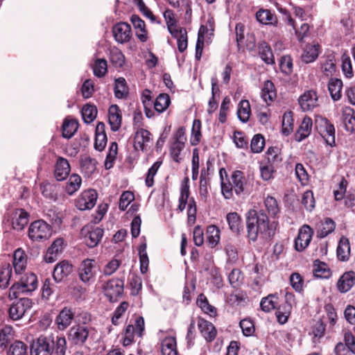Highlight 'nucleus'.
<instances>
[{"mask_svg": "<svg viewBox=\"0 0 355 355\" xmlns=\"http://www.w3.org/2000/svg\"><path fill=\"white\" fill-rule=\"evenodd\" d=\"M246 229L250 242L257 241L259 236L263 239H268L275 234V228L270 223L269 216L263 209H250L247 212Z\"/></svg>", "mask_w": 355, "mask_h": 355, "instance_id": "f257e3e1", "label": "nucleus"}, {"mask_svg": "<svg viewBox=\"0 0 355 355\" xmlns=\"http://www.w3.org/2000/svg\"><path fill=\"white\" fill-rule=\"evenodd\" d=\"M67 340L63 335L40 336L31 345V355H65Z\"/></svg>", "mask_w": 355, "mask_h": 355, "instance_id": "f03ea898", "label": "nucleus"}, {"mask_svg": "<svg viewBox=\"0 0 355 355\" xmlns=\"http://www.w3.org/2000/svg\"><path fill=\"white\" fill-rule=\"evenodd\" d=\"M37 287V277L34 273H26L9 290L8 297L17 299L20 293H31Z\"/></svg>", "mask_w": 355, "mask_h": 355, "instance_id": "7ed1b4c3", "label": "nucleus"}, {"mask_svg": "<svg viewBox=\"0 0 355 355\" xmlns=\"http://www.w3.org/2000/svg\"><path fill=\"white\" fill-rule=\"evenodd\" d=\"M94 328L89 325L75 324L67 332L69 343L77 347H83L92 338Z\"/></svg>", "mask_w": 355, "mask_h": 355, "instance_id": "20e7f679", "label": "nucleus"}, {"mask_svg": "<svg viewBox=\"0 0 355 355\" xmlns=\"http://www.w3.org/2000/svg\"><path fill=\"white\" fill-rule=\"evenodd\" d=\"M99 266L94 259H85L79 264L77 273L79 279L84 284H91L94 282Z\"/></svg>", "mask_w": 355, "mask_h": 355, "instance_id": "39448f33", "label": "nucleus"}, {"mask_svg": "<svg viewBox=\"0 0 355 355\" xmlns=\"http://www.w3.org/2000/svg\"><path fill=\"white\" fill-rule=\"evenodd\" d=\"M51 226L43 220H35L31 223L28 227V237L33 241L46 240L51 236Z\"/></svg>", "mask_w": 355, "mask_h": 355, "instance_id": "423d86ee", "label": "nucleus"}, {"mask_svg": "<svg viewBox=\"0 0 355 355\" xmlns=\"http://www.w3.org/2000/svg\"><path fill=\"white\" fill-rule=\"evenodd\" d=\"M33 306V302L27 297H21L14 302L10 306L8 313L12 320H18Z\"/></svg>", "mask_w": 355, "mask_h": 355, "instance_id": "0eeeda50", "label": "nucleus"}, {"mask_svg": "<svg viewBox=\"0 0 355 355\" xmlns=\"http://www.w3.org/2000/svg\"><path fill=\"white\" fill-rule=\"evenodd\" d=\"M230 187H231V196L233 197V191L237 196L246 193L248 192V182L243 172L241 171H234L230 179Z\"/></svg>", "mask_w": 355, "mask_h": 355, "instance_id": "6e6552de", "label": "nucleus"}, {"mask_svg": "<svg viewBox=\"0 0 355 355\" xmlns=\"http://www.w3.org/2000/svg\"><path fill=\"white\" fill-rule=\"evenodd\" d=\"M316 128L320 136L325 140L327 145L335 146V128L326 118H321L318 121Z\"/></svg>", "mask_w": 355, "mask_h": 355, "instance_id": "1a4fd4ad", "label": "nucleus"}, {"mask_svg": "<svg viewBox=\"0 0 355 355\" xmlns=\"http://www.w3.org/2000/svg\"><path fill=\"white\" fill-rule=\"evenodd\" d=\"M123 281L120 279H112L103 286L105 296L110 302L117 300L123 293Z\"/></svg>", "mask_w": 355, "mask_h": 355, "instance_id": "9d476101", "label": "nucleus"}, {"mask_svg": "<svg viewBox=\"0 0 355 355\" xmlns=\"http://www.w3.org/2000/svg\"><path fill=\"white\" fill-rule=\"evenodd\" d=\"M313 234V229L308 225H302L299 230L298 235L294 241V247L297 252H302L306 249Z\"/></svg>", "mask_w": 355, "mask_h": 355, "instance_id": "9b49d317", "label": "nucleus"}, {"mask_svg": "<svg viewBox=\"0 0 355 355\" xmlns=\"http://www.w3.org/2000/svg\"><path fill=\"white\" fill-rule=\"evenodd\" d=\"M98 194L94 189H88L83 191L76 200V207L81 210L92 209L97 200Z\"/></svg>", "mask_w": 355, "mask_h": 355, "instance_id": "f8f14e48", "label": "nucleus"}, {"mask_svg": "<svg viewBox=\"0 0 355 355\" xmlns=\"http://www.w3.org/2000/svg\"><path fill=\"white\" fill-rule=\"evenodd\" d=\"M198 327L207 343H211L215 340L218 332L216 328L211 322L198 317Z\"/></svg>", "mask_w": 355, "mask_h": 355, "instance_id": "ddd939ff", "label": "nucleus"}, {"mask_svg": "<svg viewBox=\"0 0 355 355\" xmlns=\"http://www.w3.org/2000/svg\"><path fill=\"white\" fill-rule=\"evenodd\" d=\"M74 316L75 313L73 311L72 309L64 306L55 318V324L57 328L60 331L67 329L71 324Z\"/></svg>", "mask_w": 355, "mask_h": 355, "instance_id": "4468645a", "label": "nucleus"}, {"mask_svg": "<svg viewBox=\"0 0 355 355\" xmlns=\"http://www.w3.org/2000/svg\"><path fill=\"white\" fill-rule=\"evenodd\" d=\"M29 214L24 209H15L11 214V224L13 230L21 231L28 223Z\"/></svg>", "mask_w": 355, "mask_h": 355, "instance_id": "2eb2a0df", "label": "nucleus"}, {"mask_svg": "<svg viewBox=\"0 0 355 355\" xmlns=\"http://www.w3.org/2000/svg\"><path fill=\"white\" fill-rule=\"evenodd\" d=\"M112 33L116 42L123 44L128 42L131 38L130 25L125 22H119L112 28Z\"/></svg>", "mask_w": 355, "mask_h": 355, "instance_id": "dca6fc26", "label": "nucleus"}, {"mask_svg": "<svg viewBox=\"0 0 355 355\" xmlns=\"http://www.w3.org/2000/svg\"><path fill=\"white\" fill-rule=\"evenodd\" d=\"M73 266L67 260H62L58 263L53 271V278L55 282H60L73 272Z\"/></svg>", "mask_w": 355, "mask_h": 355, "instance_id": "f3484780", "label": "nucleus"}, {"mask_svg": "<svg viewBox=\"0 0 355 355\" xmlns=\"http://www.w3.org/2000/svg\"><path fill=\"white\" fill-rule=\"evenodd\" d=\"M299 104L304 111L312 110L318 106V96L315 91L309 90L300 96Z\"/></svg>", "mask_w": 355, "mask_h": 355, "instance_id": "a211bd4d", "label": "nucleus"}, {"mask_svg": "<svg viewBox=\"0 0 355 355\" xmlns=\"http://www.w3.org/2000/svg\"><path fill=\"white\" fill-rule=\"evenodd\" d=\"M40 189L42 196L53 201H56L58 197L60 184L55 182L44 181L40 183Z\"/></svg>", "mask_w": 355, "mask_h": 355, "instance_id": "6ab92c4d", "label": "nucleus"}, {"mask_svg": "<svg viewBox=\"0 0 355 355\" xmlns=\"http://www.w3.org/2000/svg\"><path fill=\"white\" fill-rule=\"evenodd\" d=\"M108 121L113 132L119 130L121 126L122 114L117 105H112L108 109Z\"/></svg>", "mask_w": 355, "mask_h": 355, "instance_id": "aec40b11", "label": "nucleus"}, {"mask_svg": "<svg viewBox=\"0 0 355 355\" xmlns=\"http://www.w3.org/2000/svg\"><path fill=\"white\" fill-rule=\"evenodd\" d=\"M355 284V272L350 270L344 272L337 282V287L340 293H347Z\"/></svg>", "mask_w": 355, "mask_h": 355, "instance_id": "412c9836", "label": "nucleus"}, {"mask_svg": "<svg viewBox=\"0 0 355 355\" xmlns=\"http://www.w3.org/2000/svg\"><path fill=\"white\" fill-rule=\"evenodd\" d=\"M107 138L105 133V125L103 122H98L95 130L94 148L102 151L106 146Z\"/></svg>", "mask_w": 355, "mask_h": 355, "instance_id": "4be33fe9", "label": "nucleus"}, {"mask_svg": "<svg viewBox=\"0 0 355 355\" xmlns=\"http://www.w3.org/2000/svg\"><path fill=\"white\" fill-rule=\"evenodd\" d=\"M70 172V165L68 160L60 157L55 165L54 175L58 181L65 180Z\"/></svg>", "mask_w": 355, "mask_h": 355, "instance_id": "5701e85b", "label": "nucleus"}, {"mask_svg": "<svg viewBox=\"0 0 355 355\" xmlns=\"http://www.w3.org/2000/svg\"><path fill=\"white\" fill-rule=\"evenodd\" d=\"M130 21L136 31L137 37L141 42L148 40V33L146 28L145 21L137 15H132Z\"/></svg>", "mask_w": 355, "mask_h": 355, "instance_id": "b1692460", "label": "nucleus"}, {"mask_svg": "<svg viewBox=\"0 0 355 355\" xmlns=\"http://www.w3.org/2000/svg\"><path fill=\"white\" fill-rule=\"evenodd\" d=\"M312 125V119L309 116H305L295 133V140L300 142L308 137L311 134Z\"/></svg>", "mask_w": 355, "mask_h": 355, "instance_id": "393cba45", "label": "nucleus"}, {"mask_svg": "<svg viewBox=\"0 0 355 355\" xmlns=\"http://www.w3.org/2000/svg\"><path fill=\"white\" fill-rule=\"evenodd\" d=\"M114 94L118 99H126L128 97L129 87L123 77H119L114 80Z\"/></svg>", "mask_w": 355, "mask_h": 355, "instance_id": "a878e982", "label": "nucleus"}, {"mask_svg": "<svg viewBox=\"0 0 355 355\" xmlns=\"http://www.w3.org/2000/svg\"><path fill=\"white\" fill-rule=\"evenodd\" d=\"M319 49L320 45L318 44H306L301 55L302 61L306 64L315 61L318 57Z\"/></svg>", "mask_w": 355, "mask_h": 355, "instance_id": "bb28decb", "label": "nucleus"}, {"mask_svg": "<svg viewBox=\"0 0 355 355\" xmlns=\"http://www.w3.org/2000/svg\"><path fill=\"white\" fill-rule=\"evenodd\" d=\"M342 119L347 131H355L354 110L349 106H345L342 109Z\"/></svg>", "mask_w": 355, "mask_h": 355, "instance_id": "cd10ccee", "label": "nucleus"}, {"mask_svg": "<svg viewBox=\"0 0 355 355\" xmlns=\"http://www.w3.org/2000/svg\"><path fill=\"white\" fill-rule=\"evenodd\" d=\"M226 220L232 232L240 234L243 230L242 219L237 212H230L227 214Z\"/></svg>", "mask_w": 355, "mask_h": 355, "instance_id": "c85d7f7f", "label": "nucleus"}, {"mask_svg": "<svg viewBox=\"0 0 355 355\" xmlns=\"http://www.w3.org/2000/svg\"><path fill=\"white\" fill-rule=\"evenodd\" d=\"M151 133L144 128H139L134 137V147L135 149L144 150V144L150 140Z\"/></svg>", "mask_w": 355, "mask_h": 355, "instance_id": "c756f323", "label": "nucleus"}, {"mask_svg": "<svg viewBox=\"0 0 355 355\" xmlns=\"http://www.w3.org/2000/svg\"><path fill=\"white\" fill-rule=\"evenodd\" d=\"M258 52L261 59L268 64L275 63V58L270 45L265 41L258 44Z\"/></svg>", "mask_w": 355, "mask_h": 355, "instance_id": "7c9ffc66", "label": "nucleus"}, {"mask_svg": "<svg viewBox=\"0 0 355 355\" xmlns=\"http://www.w3.org/2000/svg\"><path fill=\"white\" fill-rule=\"evenodd\" d=\"M196 304L203 313L209 315L210 317H216L217 315L216 308L209 304L207 297L203 293L198 295Z\"/></svg>", "mask_w": 355, "mask_h": 355, "instance_id": "2f4dec72", "label": "nucleus"}, {"mask_svg": "<svg viewBox=\"0 0 355 355\" xmlns=\"http://www.w3.org/2000/svg\"><path fill=\"white\" fill-rule=\"evenodd\" d=\"M261 96L268 105L275 99L277 92L275 85L271 80H268L264 82L263 87L261 92Z\"/></svg>", "mask_w": 355, "mask_h": 355, "instance_id": "473e14b6", "label": "nucleus"}, {"mask_svg": "<svg viewBox=\"0 0 355 355\" xmlns=\"http://www.w3.org/2000/svg\"><path fill=\"white\" fill-rule=\"evenodd\" d=\"M162 355H178L176 339L173 336L165 337L161 343Z\"/></svg>", "mask_w": 355, "mask_h": 355, "instance_id": "72a5a7b5", "label": "nucleus"}, {"mask_svg": "<svg viewBox=\"0 0 355 355\" xmlns=\"http://www.w3.org/2000/svg\"><path fill=\"white\" fill-rule=\"evenodd\" d=\"M104 230L101 227H95L85 236V242L89 248L96 246L103 236Z\"/></svg>", "mask_w": 355, "mask_h": 355, "instance_id": "f704fd0d", "label": "nucleus"}, {"mask_svg": "<svg viewBox=\"0 0 355 355\" xmlns=\"http://www.w3.org/2000/svg\"><path fill=\"white\" fill-rule=\"evenodd\" d=\"M257 20L265 25H272L277 22L276 15L269 10L260 9L256 13Z\"/></svg>", "mask_w": 355, "mask_h": 355, "instance_id": "c9c22d12", "label": "nucleus"}, {"mask_svg": "<svg viewBox=\"0 0 355 355\" xmlns=\"http://www.w3.org/2000/svg\"><path fill=\"white\" fill-rule=\"evenodd\" d=\"M343 82L340 79L331 78L328 83V89L329 91L331 98L334 101L340 99L342 94Z\"/></svg>", "mask_w": 355, "mask_h": 355, "instance_id": "e433bc0d", "label": "nucleus"}, {"mask_svg": "<svg viewBox=\"0 0 355 355\" xmlns=\"http://www.w3.org/2000/svg\"><path fill=\"white\" fill-rule=\"evenodd\" d=\"M350 252L349 242L347 238H341L336 250L338 260L346 261L349 259Z\"/></svg>", "mask_w": 355, "mask_h": 355, "instance_id": "4c0bfd02", "label": "nucleus"}, {"mask_svg": "<svg viewBox=\"0 0 355 355\" xmlns=\"http://www.w3.org/2000/svg\"><path fill=\"white\" fill-rule=\"evenodd\" d=\"M220 89L218 87V80L216 78H211V97L208 103V109L207 112L209 114H211L215 112V110L218 107V101L216 100V95L218 94L219 96Z\"/></svg>", "mask_w": 355, "mask_h": 355, "instance_id": "58836bf2", "label": "nucleus"}, {"mask_svg": "<svg viewBox=\"0 0 355 355\" xmlns=\"http://www.w3.org/2000/svg\"><path fill=\"white\" fill-rule=\"evenodd\" d=\"M13 267L17 274H20L26 268V259L24 252L20 249L15 250L13 255Z\"/></svg>", "mask_w": 355, "mask_h": 355, "instance_id": "ea45409f", "label": "nucleus"}, {"mask_svg": "<svg viewBox=\"0 0 355 355\" xmlns=\"http://www.w3.org/2000/svg\"><path fill=\"white\" fill-rule=\"evenodd\" d=\"M80 168L86 175H92L96 169V161L89 156H85L80 159Z\"/></svg>", "mask_w": 355, "mask_h": 355, "instance_id": "a19ab883", "label": "nucleus"}, {"mask_svg": "<svg viewBox=\"0 0 355 355\" xmlns=\"http://www.w3.org/2000/svg\"><path fill=\"white\" fill-rule=\"evenodd\" d=\"M219 176L220 180L221 193L225 199L231 196V187H230V179L228 178L226 170L221 168L219 170Z\"/></svg>", "mask_w": 355, "mask_h": 355, "instance_id": "79ce46f5", "label": "nucleus"}, {"mask_svg": "<svg viewBox=\"0 0 355 355\" xmlns=\"http://www.w3.org/2000/svg\"><path fill=\"white\" fill-rule=\"evenodd\" d=\"M171 98L168 94L162 93L154 102V108L158 113L164 112L170 105Z\"/></svg>", "mask_w": 355, "mask_h": 355, "instance_id": "37998d69", "label": "nucleus"}, {"mask_svg": "<svg viewBox=\"0 0 355 355\" xmlns=\"http://www.w3.org/2000/svg\"><path fill=\"white\" fill-rule=\"evenodd\" d=\"M78 128V123L77 121L74 119H65L63 122L62 128V137L66 139H70L77 131Z\"/></svg>", "mask_w": 355, "mask_h": 355, "instance_id": "c03bdc74", "label": "nucleus"}, {"mask_svg": "<svg viewBox=\"0 0 355 355\" xmlns=\"http://www.w3.org/2000/svg\"><path fill=\"white\" fill-rule=\"evenodd\" d=\"M27 345L21 340H15L10 345L6 355H27Z\"/></svg>", "mask_w": 355, "mask_h": 355, "instance_id": "a18cd8bd", "label": "nucleus"}, {"mask_svg": "<svg viewBox=\"0 0 355 355\" xmlns=\"http://www.w3.org/2000/svg\"><path fill=\"white\" fill-rule=\"evenodd\" d=\"M277 304L278 297L275 295L270 294L267 297L262 298L260 306L264 312H270L277 308Z\"/></svg>", "mask_w": 355, "mask_h": 355, "instance_id": "49530a36", "label": "nucleus"}, {"mask_svg": "<svg viewBox=\"0 0 355 355\" xmlns=\"http://www.w3.org/2000/svg\"><path fill=\"white\" fill-rule=\"evenodd\" d=\"M275 309V315L278 322L282 324H285L287 322L291 312V305L284 303L279 305L278 307L277 306Z\"/></svg>", "mask_w": 355, "mask_h": 355, "instance_id": "de8ad7c7", "label": "nucleus"}, {"mask_svg": "<svg viewBox=\"0 0 355 355\" xmlns=\"http://www.w3.org/2000/svg\"><path fill=\"white\" fill-rule=\"evenodd\" d=\"M251 113L250 103L248 100H242L239 104L237 116L241 121H248Z\"/></svg>", "mask_w": 355, "mask_h": 355, "instance_id": "09e8293b", "label": "nucleus"}, {"mask_svg": "<svg viewBox=\"0 0 355 355\" xmlns=\"http://www.w3.org/2000/svg\"><path fill=\"white\" fill-rule=\"evenodd\" d=\"M82 183L81 177L76 173H73L69 177L66 185V192L71 196L76 193L80 187Z\"/></svg>", "mask_w": 355, "mask_h": 355, "instance_id": "8fccbe9b", "label": "nucleus"}, {"mask_svg": "<svg viewBox=\"0 0 355 355\" xmlns=\"http://www.w3.org/2000/svg\"><path fill=\"white\" fill-rule=\"evenodd\" d=\"M146 248V243H143L139 245L138 249L140 262V271L142 274L146 273L148 269L149 259L147 254Z\"/></svg>", "mask_w": 355, "mask_h": 355, "instance_id": "3c124183", "label": "nucleus"}, {"mask_svg": "<svg viewBox=\"0 0 355 355\" xmlns=\"http://www.w3.org/2000/svg\"><path fill=\"white\" fill-rule=\"evenodd\" d=\"M336 228L335 222L330 218H326L321 223V226L318 231V236L324 238L329 234L332 233Z\"/></svg>", "mask_w": 355, "mask_h": 355, "instance_id": "603ef678", "label": "nucleus"}, {"mask_svg": "<svg viewBox=\"0 0 355 355\" xmlns=\"http://www.w3.org/2000/svg\"><path fill=\"white\" fill-rule=\"evenodd\" d=\"M314 276L318 278H328L331 275V270L328 266L319 260L314 261Z\"/></svg>", "mask_w": 355, "mask_h": 355, "instance_id": "864d4df0", "label": "nucleus"}, {"mask_svg": "<svg viewBox=\"0 0 355 355\" xmlns=\"http://www.w3.org/2000/svg\"><path fill=\"white\" fill-rule=\"evenodd\" d=\"M81 114L84 122L90 123L96 117L97 108L95 105L86 104L81 110Z\"/></svg>", "mask_w": 355, "mask_h": 355, "instance_id": "5fc2aeb1", "label": "nucleus"}, {"mask_svg": "<svg viewBox=\"0 0 355 355\" xmlns=\"http://www.w3.org/2000/svg\"><path fill=\"white\" fill-rule=\"evenodd\" d=\"M321 69L326 76L331 75L336 70V60L333 54H329L321 62Z\"/></svg>", "mask_w": 355, "mask_h": 355, "instance_id": "6e6d98bb", "label": "nucleus"}, {"mask_svg": "<svg viewBox=\"0 0 355 355\" xmlns=\"http://www.w3.org/2000/svg\"><path fill=\"white\" fill-rule=\"evenodd\" d=\"M201 137V121L200 119H194L191 129V135L190 139L191 145H198L200 141Z\"/></svg>", "mask_w": 355, "mask_h": 355, "instance_id": "4d7b16f0", "label": "nucleus"}, {"mask_svg": "<svg viewBox=\"0 0 355 355\" xmlns=\"http://www.w3.org/2000/svg\"><path fill=\"white\" fill-rule=\"evenodd\" d=\"M12 275V267L10 263L2 266L0 271V287L6 288L8 284Z\"/></svg>", "mask_w": 355, "mask_h": 355, "instance_id": "13d9d810", "label": "nucleus"}, {"mask_svg": "<svg viewBox=\"0 0 355 355\" xmlns=\"http://www.w3.org/2000/svg\"><path fill=\"white\" fill-rule=\"evenodd\" d=\"M162 164V161L157 160L148 170L145 179V184L147 187H152L154 185V177L157 174Z\"/></svg>", "mask_w": 355, "mask_h": 355, "instance_id": "bf43d9fd", "label": "nucleus"}, {"mask_svg": "<svg viewBox=\"0 0 355 355\" xmlns=\"http://www.w3.org/2000/svg\"><path fill=\"white\" fill-rule=\"evenodd\" d=\"M207 175L208 173L205 171V169H202L200 176L199 193L200 197L205 200L207 198L208 196V186L209 185L210 180Z\"/></svg>", "mask_w": 355, "mask_h": 355, "instance_id": "052dcab7", "label": "nucleus"}, {"mask_svg": "<svg viewBox=\"0 0 355 355\" xmlns=\"http://www.w3.org/2000/svg\"><path fill=\"white\" fill-rule=\"evenodd\" d=\"M293 128V112L291 111L286 112L284 114L282 117V134L284 135H288Z\"/></svg>", "mask_w": 355, "mask_h": 355, "instance_id": "680f3d73", "label": "nucleus"}, {"mask_svg": "<svg viewBox=\"0 0 355 355\" xmlns=\"http://www.w3.org/2000/svg\"><path fill=\"white\" fill-rule=\"evenodd\" d=\"M110 60L115 67L121 68L125 64V56L119 49L111 50Z\"/></svg>", "mask_w": 355, "mask_h": 355, "instance_id": "e2e57ef3", "label": "nucleus"}, {"mask_svg": "<svg viewBox=\"0 0 355 355\" xmlns=\"http://www.w3.org/2000/svg\"><path fill=\"white\" fill-rule=\"evenodd\" d=\"M281 71L286 75H291L293 73V59L291 55H283L279 61Z\"/></svg>", "mask_w": 355, "mask_h": 355, "instance_id": "0e129e2a", "label": "nucleus"}, {"mask_svg": "<svg viewBox=\"0 0 355 355\" xmlns=\"http://www.w3.org/2000/svg\"><path fill=\"white\" fill-rule=\"evenodd\" d=\"M264 146L265 139L262 135L257 134L252 137L250 144V148L252 153H261L263 150Z\"/></svg>", "mask_w": 355, "mask_h": 355, "instance_id": "69168bd1", "label": "nucleus"}, {"mask_svg": "<svg viewBox=\"0 0 355 355\" xmlns=\"http://www.w3.org/2000/svg\"><path fill=\"white\" fill-rule=\"evenodd\" d=\"M230 284L234 288L239 287L243 282L244 277L240 269H233L228 277Z\"/></svg>", "mask_w": 355, "mask_h": 355, "instance_id": "338daca9", "label": "nucleus"}, {"mask_svg": "<svg viewBox=\"0 0 355 355\" xmlns=\"http://www.w3.org/2000/svg\"><path fill=\"white\" fill-rule=\"evenodd\" d=\"M343 340L348 350L355 354V336L349 329L343 330Z\"/></svg>", "mask_w": 355, "mask_h": 355, "instance_id": "774afa93", "label": "nucleus"}]
</instances>
